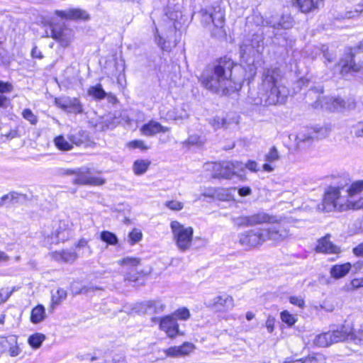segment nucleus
<instances>
[{
  "label": "nucleus",
  "mask_w": 363,
  "mask_h": 363,
  "mask_svg": "<svg viewBox=\"0 0 363 363\" xmlns=\"http://www.w3.org/2000/svg\"><path fill=\"white\" fill-rule=\"evenodd\" d=\"M282 82L283 74L280 69H264L257 96H250L251 102L255 105L263 106L284 104L289 95V90Z\"/></svg>",
  "instance_id": "f257e3e1"
},
{
  "label": "nucleus",
  "mask_w": 363,
  "mask_h": 363,
  "mask_svg": "<svg viewBox=\"0 0 363 363\" xmlns=\"http://www.w3.org/2000/svg\"><path fill=\"white\" fill-rule=\"evenodd\" d=\"M238 71H242V68L235 65L230 58H221L216 65L213 74L203 77L202 83L206 89L212 91H221L222 94H226L241 87L244 79L233 75V72Z\"/></svg>",
  "instance_id": "f03ea898"
},
{
  "label": "nucleus",
  "mask_w": 363,
  "mask_h": 363,
  "mask_svg": "<svg viewBox=\"0 0 363 363\" xmlns=\"http://www.w3.org/2000/svg\"><path fill=\"white\" fill-rule=\"evenodd\" d=\"M346 340L363 345V330L362 328L352 330L347 325H340L328 332L317 335L313 339V344L318 347H326Z\"/></svg>",
  "instance_id": "7ed1b4c3"
},
{
  "label": "nucleus",
  "mask_w": 363,
  "mask_h": 363,
  "mask_svg": "<svg viewBox=\"0 0 363 363\" xmlns=\"http://www.w3.org/2000/svg\"><path fill=\"white\" fill-rule=\"evenodd\" d=\"M323 206V210L326 211H345L350 208L358 210L363 208V197L355 201H350L346 196L341 195L340 189L329 187L325 193Z\"/></svg>",
  "instance_id": "20e7f679"
},
{
  "label": "nucleus",
  "mask_w": 363,
  "mask_h": 363,
  "mask_svg": "<svg viewBox=\"0 0 363 363\" xmlns=\"http://www.w3.org/2000/svg\"><path fill=\"white\" fill-rule=\"evenodd\" d=\"M201 14L203 23L206 26H213L214 28L211 30L212 35L220 37L224 34L225 13L219 6L202 9Z\"/></svg>",
  "instance_id": "39448f33"
},
{
  "label": "nucleus",
  "mask_w": 363,
  "mask_h": 363,
  "mask_svg": "<svg viewBox=\"0 0 363 363\" xmlns=\"http://www.w3.org/2000/svg\"><path fill=\"white\" fill-rule=\"evenodd\" d=\"M172 240L181 252L189 250L191 246L194 235L192 227H186L177 220L170 223Z\"/></svg>",
  "instance_id": "423d86ee"
},
{
  "label": "nucleus",
  "mask_w": 363,
  "mask_h": 363,
  "mask_svg": "<svg viewBox=\"0 0 363 363\" xmlns=\"http://www.w3.org/2000/svg\"><path fill=\"white\" fill-rule=\"evenodd\" d=\"M59 174L69 176L74 175V178L72 183L76 185L100 186L105 183L104 179L93 176L91 169L87 167H82L74 169H61Z\"/></svg>",
  "instance_id": "0eeeda50"
},
{
  "label": "nucleus",
  "mask_w": 363,
  "mask_h": 363,
  "mask_svg": "<svg viewBox=\"0 0 363 363\" xmlns=\"http://www.w3.org/2000/svg\"><path fill=\"white\" fill-rule=\"evenodd\" d=\"M71 223L68 220H59L55 223L50 232L45 230V243L47 245L57 244L64 242L72 236Z\"/></svg>",
  "instance_id": "6e6552de"
},
{
  "label": "nucleus",
  "mask_w": 363,
  "mask_h": 363,
  "mask_svg": "<svg viewBox=\"0 0 363 363\" xmlns=\"http://www.w3.org/2000/svg\"><path fill=\"white\" fill-rule=\"evenodd\" d=\"M271 225L267 228H263L265 241L271 240L280 242L290 236L288 223L283 220H277L274 223H269Z\"/></svg>",
  "instance_id": "1a4fd4ad"
},
{
  "label": "nucleus",
  "mask_w": 363,
  "mask_h": 363,
  "mask_svg": "<svg viewBox=\"0 0 363 363\" xmlns=\"http://www.w3.org/2000/svg\"><path fill=\"white\" fill-rule=\"evenodd\" d=\"M328 135V129L324 127L314 126L301 130L296 135V143L298 147H305Z\"/></svg>",
  "instance_id": "9d476101"
},
{
  "label": "nucleus",
  "mask_w": 363,
  "mask_h": 363,
  "mask_svg": "<svg viewBox=\"0 0 363 363\" xmlns=\"http://www.w3.org/2000/svg\"><path fill=\"white\" fill-rule=\"evenodd\" d=\"M359 52H363V40H361L357 45L350 49V53L345 56L344 59L340 61L341 65V74L345 76L348 72H363V63L357 64L354 60L355 55Z\"/></svg>",
  "instance_id": "9b49d317"
},
{
  "label": "nucleus",
  "mask_w": 363,
  "mask_h": 363,
  "mask_svg": "<svg viewBox=\"0 0 363 363\" xmlns=\"http://www.w3.org/2000/svg\"><path fill=\"white\" fill-rule=\"evenodd\" d=\"M239 242L245 247H255L265 242L263 228L254 229L240 233Z\"/></svg>",
  "instance_id": "f8f14e48"
},
{
  "label": "nucleus",
  "mask_w": 363,
  "mask_h": 363,
  "mask_svg": "<svg viewBox=\"0 0 363 363\" xmlns=\"http://www.w3.org/2000/svg\"><path fill=\"white\" fill-rule=\"evenodd\" d=\"M118 263L123 267L125 281H136L138 280L139 272L137 267L140 263V259L127 257L118 261Z\"/></svg>",
  "instance_id": "ddd939ff"
},
{
  "label": "nucleus",
  "mask_w": 363,
  "mask_h": 363,
  "mask_svg": "<svg viewBox=\"0 0 363 363\" xmlns=\"http://www.w3.org/2000/svg\"><path fill=\"white\" fill-rule=\"evenodd\" d=\"M259 46L255 48L253 45L248 43V42L242 43L240 46V55L244 61L248 65L250 74L254 75L256 72V67L255 66V59L259 57Z\"/></svg>",
  "instance_id": "4468645a"
},
{
  "label": "nucleus",
  "mask_w": 363,
  "mask_h": 363,
  "mask_svg": "<svg viewBox=\"0 0 363 363\" xmlns=\"http://www.w3.org/2000/svg\"><path fill=\"white\" fill-rule=\"evenodd\" d=\"M55 103L57 106L68 113L74 114L83 113V106L78 98L61 96L55 98Z\"/></svg>",
  "instance_id": "2eb2a0df"
},
{
  "label": "nucleus",
  "mask_w": 363,
  "mask_h": 363,
  "mask_svg": "<svg viewBox=\"0 0 363 363\" xmlns=\"http://www.w3.org/2000/svg\"><path fill=\"white\" fill-rule=\"evenodd\" d=\"M219 171L218 176L224 179H231L238 172L244 169V163L238 161L223 162L214 166Z\"/></svg>",
  "instance_id": "dca6fc26"
},
{
  "label": "nucleus",
  "mask_w": 363,
  "mask_h": 363,
  "mask_svg": "<svg viewBox=\"0 0 363 363\" xmlns=\"http://www.w3.org/2000/svg\"><path fill=\"white\" fill-rule=\"evenodd\" d=\"M51 36L60 43L62 46L67 47L73 40L74 34L72 30L65 26H52L51 29Z\"/></svg>",
  "instance_id": "f3484780"
},
{
  "label": "nucleus",
  "mask_w": 363,
  "mask_h": 363,
  "mask_svg": "<svg viewBox=\"0 0 363 363\" xmlns=\"http://www.w3.org/2000/svg\"><path fill=\"white\" fill-rule=\"evenodd\" d=\"M160 329L164 331L170 338L179 334V325L174 315H166L160 319Z\"/></svg>",
  "instance_id": "a211bd4d"
},
{
  "label": "nucleus",
  "mask_w": 363,
  "mask_h": 363,
  "mask_svg": "<svg viewBox=\"0 0 363 363\" xmlns=\"http://www.w3.org/2000/svg\"><path fill=\"white\" fill-rule=\"evenodd\" d=\"M7 349H9L11 357H16L20 354L21 350L17 345L16 336L11 335L6 337H0V353Z\"/></svg>",
  "instance_id": "6ab92c4d"
},
{
  "label": "nucleus",
  "mask_w": 363,
  "mask_h": 363,
  "mask_svg": "<svg viewBox=\"0 0 363 363\" xmlns=\"http://www.w3.org/2000/svg\"><path fill=\"white\" fill-rule=\"evenodd\" d=\"M212 307L216 311H228L233 308L234 300L228 294L216 296L212 301Z\"/></svg>",
  "instance_id": "aec40b11"
},
{
  "label": "nucleus",
  "mask_w": 363,
  "mask_h": 363,
  "mask_svg": "<svg viewBox=\"0 0 363 363\" xmlns=\"http://www.w3.org/2000/svg\"><path fill=\"white\" fill-rule=\"evenodd\" d=\"M267 24L275 29H289L293 26L294 21L290 15L274 16L269 18Z\"/></svg>",
  "instance_id": "412c9836"
},
{
  "label": "nucleus",
  "mask_w": 363,
  "mask_h": 363,
  "mask_svg": "<svg viewBox=\"0 0 363 363\" xmlns=\"http://www.w3.org/2000/svg\"><path fill=\"white\" fill-rule=\"evenodd\" d=\"M169 130V127L163 126L159 122L153 120L144 124L140 128L141 133L146 136H152L160 133H167Z\"/></svg>",
  "instance_id": "4be33fe9"
},
{
  "label": "nucleus",
  "mask_w": 363,
  "mask_h": 363,
  "mask_svg": "<svg viewBox=\"0 0 363 363\" xmlns=\"http://www.w3.org/2000/svg\"><path fill=\"white\" fill-rule=\"evenodd\" d=\"M55 13L57 16L67 20H86L89 18L88 13L79 9H70L65 11L56 10Z\"/></svg>",
  "instance_id": "5701e85b"
},
{
  "label": "nucleus",
  "mask_w": 363,
  "mask_h": 363,
  "mask_svg": "<svg viewBox=\"0 0 363 363\" xmlns=\"http://www.w3.org/2000/svg\"><path fill=\"white\" fill-rule=\"evenodd\" d=\"M194 349L193 344L189 342H184L181 346H174L165 350V353L169 357H179L188 355Z\"/></svg>",
  "instance_id": "b1692460"
},
{
  "label": "nucleus",
  "mask_w": 363,
  "mask_h": 363,
  "mask_svg": "<svg viewBox=\"0 0 363 363\" xmlns=\"http://www.w3.org/2000/svg\"><path fill=\"white\" fill-rule=\"evenodd\" d=\"M315 250L318 252L328 254H338L340 252V249L330 241L328 235L318 240Z\"/></svg>",
  "instance_id": "393cba45"
},
{
  "label": "nucleus",
  "mask_w": 363,
  "mask_h": 363,
  "mask_svg": "<svg viewBox=\"0 0 363 363\" xmlns=\"http://www.w3.org/2000/svg\"><path fill=\"white\" fill-rule=\"evenodd\" d=\"M352 269V264L346 262L341 264H335L330 269V277L335 279L345 277Z\"/></svg>",
  "instance_id": "a878e982"
},
{
  "label": "nucleus",
  "mask_w": 363,
  "mask_h": 363,
  "mask_svg": "<svg viewBox=\"0 0 363 363\" xmlns=\"http://www.w3.org/2000/svg\"><path fill=\"white\" fill-rule=\"evenodd\" d=\"M142 306L145 313L150 314L162 313L165 308V305L160 300L147 301L143 302Z\"/></svg>",
  "instance_id": "bb28decb"
},
{
  "label": "nucleus",
  "mask_w": 363,
  "mask_h": 363,
  "mask_svg": "<svg viewBox=\"0 0 363 363\" xmlns=\"http://www.w3.org/2000/svg\"><path fill=\"white\" fill-rule=\"evenodd\" d=\"M46 318L45 308L43 305H38L34 307L30 313V321L34 324L43 322Z\"/></svg>",
  "instance_id": "cd10ccee"
},
{
  "label": "nucleus",
  "mask_w": 363,
  "mask_h": 363,
  "mask_svg": "<svg viewBox=\"0 0 363 363\" xmlns=\"http://www.w3.org/2000/svg\"><path fill=\"white\" fill-rule=\"evenodd\" d=\"M274 221H276V217L269 216V214L264 212L250 216L251 225L266 223H274Z\"/></svg>",
  "instance_id": "c85d7f7f"
},
{
  "label": "nucleus",
  "mask_w": 363,
  "mask_h": 363,
  "mask_svg": "<svg viewBox=\"0 0 363 363\" xmlns=\"http://www.w3.org/2000/svg\"><path fill=\"white\" fill-rule=\"evenodd\" d=\"M78 256L76 252L69 250L56 251L52 255L55 259L64 262H74Z\"/></svg>",
  "instance_id": "c756f323"
},
{
  "label": "nucleus",
  "mask_w": 363,
  "mask_h": 363,
  "mask_svg": "<svg viewBox=\"0 0 363 363\" xmlns=\"http://www.w3.org/2000/svg\"><path fill=\"white\" fill-rule=\"evenodd\" d=\"M297 2L303 13H308L318 9L323 0H297Z\"/></svg>",
  "instance_id": "7c9ffc66"
},
{
  "label": "nucleus",
  "mask_w": 363,
  "mask_h": 363,
  "mask_svg": "<svg viewBox=\"0 0 363 363\" xmlns=\"http://www.w3.org/2000/svg\"><path fill=\"white\" fill-rule=\"evenodd\" d=\"M89 240L86 238H81L76 244L75 247L79 250V256L89 257L92 254V250L89 245Z\"/></svg>",
  "instance_id": "2f4dec72"
},
{
  "label": "nucleus",
  "mask_w": 363,
  "mask_h": 363,
  "mask_svg": "<svg viewBox=\"0 0 363 363\" xmlns=\"http://www.w3.org/2000/svg\"><path fill=\"white\" fill-rule=\"evenodd\" d=\"M160 113L162 118L165 117L167 120H182L189 117V114L184 110H183L182 113H178L176 109H173L169 111L165 115L162 110H160Z\"/></svg>",
  "instance_id": "473e14b6"
},
{
  "label": "nucleus",
  "mask_w": 363,
  "mask_h": 363,
  "mask_svg": "<svg viewBox=\"0 0 363 363\" xmlns=\"http://www.w3.org/2000/svg\"><path fill=\"white\" fill-rule=\"evenodd\" d=\"M26 195L19 194L16 191H11L9 194H6L1 197V201L0 203V205H3L6 201H9L12 203H18L21 201L26 200Z\"/></svg>",
  "instance_id": "72a5a7b5"
},
{
  "label": "nucleus",
  "mask_w": 363,
  "mask_h": 363,
  "mask_svg": "<svg viewBox=\"0 0 363 363\" xmlns=\"http://www.w3.org/2000/svg\"><path fill=\"white\" fill-rule=\"evenodd\" d=\"M237 190L236 188L231 189H216V199L220 201H229L233 199V193Z\"/></svg>",
  "instance_id": "f704fd0d"
},
{
  "label": "nucleus",
  "mask_w": 363,
  "mask_h": 363,
  "mask_svg": "<svg viewBox=\"0 0 363 363\" xmlns=\"http://www.w3.org/2000/svg\"><path fill=\"white\" fill-rule=\"evenodd\" d=\"M150 162L147 160H138L133 164V171L136 175H141L147 170Z\"/></svg>",
  "instance_id": "c9c22d12"
},
{
  "label": "nucleus",
  "mask_w": 363,
  "mask_h": 363,
  "mask_svg": "<svg viewBox=\"0 0 363 363\" xmlns=\"http://www.w3.org/2000/svg\"><path fill=\"white\" fill-rule=\"evenodd\" d=\"M88 94L96 100L104 99L106 96V92L104 90L101 84L89 87Z\"/></svg>",
  "instance_id": "e433bc0d"
},
{
  "label": "nucleus",
  "mask_w": 363,
  "mask_h": 363,
  "mask_svg": "<svg viewBox=\"0 0 363 363\" xmlns=\"http://www.w3.org/2000/svg\"><path fill=\"white\" fill-rule=\"evenodd\" d=\"M55 145L57 149L62 151L70 150L73 148V145L69 141L67 140L64 136L59 135L54 139Z\"/></svg>",
  "instance_id": "4c0bfd02"
},
{
  "label": "nucleus",
  "mask_w": 363,
  "mask_h": 363,
  "mask_svg": "<svg viewBox=\"0 0 363 363\" xmlns=\"http://www.w3.org/2000/svg\"><path fill=\"white\" fill-rule=\"evenodd\" d=\"M313 308L318 312L324 311L330 313L334 311L335 305L330 300H324L322 303L314 305Z\"/></svg>",
  "instance_id": "58836bf2"
},
{
  "label": "nucleus",
  "mask_w": 363,
  "mask_h": 363,
  "mask_svg": "<svg viewBox=\"0 0 363 363\" xmlns=\"http://www.w3.org/2000/svg\"><path fill=\"white\" fill-rule=\"evenodd\" d=\"M280 318L283 323H286L288 326H293L297 321L296 315L290 313L288 311H283L280 313Z\"/></svg>",
  "instance_id": "ea45409f"
},
{
  "label": "nucleus",
  "mask_w": 363,
  "mask_h": 363,
  "mask_svg": "<svg viewBox=\"0 0 363 363\" xmlns=\"http://www.w3.org/2000/svg\"><path fill=\"white\" fill-rule=\"evenodd\" d=\"M45 336L41 333H35L28 338V343L33 348H38L40 347L42 342L45 340Z\"/></svg>",
  "instance_id": "a19ab883"
},
{
  "label": "nucleus",
  "mask_w": 363,
  "mask_h": 363,
  "mask_svg": "<svg viewBox=\"0 0 363 363\" xmlns=\"http://www.w3.org/2000/svg\"><path fill=\"white\" fill-rule=\"evenodd\" d=\"M363 191V180H357L352 183L347 190L348 196H352Z\"/></svg>",
  "instance_id": "79ce46f5"
},
{
  "label": "nucleus",
  "mask_w": 363,
  "mask_h": 363,
  "mask_svg": "<svg viewBox=\"0 0 363 363\" xmlns=\"http://www.w3.org/2000/svg\"><path fill=\"white\" fill-rule=\"evenodd\" d=\"M330 101H333V104L327 106V110L329 111H337L342 109L345 107V101L340 97H333L331 96L330 99Z\"/></svg>",
  "instance_id": "37998d69"
},
{
  "label": "nucleus",
  "mask_w": 363,
  "mask_h": 363,
  "mask_svg": "<svg viewBox=\"0 0 363 363\" xmlns=\"http://www.w3.org/2000/svg\"><path fill=\"white\" fill-rule=\"evenodd\" d=\"M100 237L101 240L111 245H115L118 242V238L116 235L114 233L109 231H102Z\"/></svg>",
  "instance_id": "c03bdc74"
},
{
  "label": "nucleus",
  "mask_w": 363,
  "mask_h": 363,
  "mask_svg": "<svg viewBox=\"0 0 363 363\" xmlns=\"http://www.w3.org/2000/svg\"><path fill=\"white\" fill-rule=\"evenodd\" d=\"M67 296V291L63 289H58L55 294L52 295V304L58 305L64 301Z\"/></svg>",
  "instance_id": "a18cd8bd"
},
{
  "label": "nucleus",
  "mask_w": 363,
  "mask_h": 363,
  "mask_svg": "<svg viewBox=\"0 0 363 363\" xmlns=\"http://www.w3.org/2000/svg\"><path fill=\"white\" fill-rule=\"evenodd\" d=\"M331 96L328 97H318V99L315 101L313 105L315 108H322L327 110V106L332 105L333 101H330Z\"/></svg>",
  "instance_id": "49530a36"
},
{
  "label": "nucleus",
  "mask_w": 363,
  "mask_h": 363,
  "mask_svg": "<svg viewBox=\"0 0 363 363\" xmlns=\"http://www.w3.org/2000/svg\"><path fill=\"white\" fill-rule=\"evenodd\" d=\"M205 142L206 140L204 138L197 134H193L188 138L186 143L189 145H196L201 146L203 145L205 143Z\"/></svg>",
  "instance_id": "de8ad7c7"
},
{
  "label": "nucleus",
  "mask_w": 363,
  "mask_h": 363,
  "mask_svg": "<svg viewBox=\"0 0 363 363\" xmlns=\"http://www.w3.org/2000/svg\"><path fill=\"white\" fill-rule=\"evenodd\" d=\"M233 223L238 227H247L251 225L250 216H239L233 219Z\"/></svg>",
  "instance_id": "09e8293b"
},
{
  "label": "nucleus",
  "mask_w": 363,
  "mask_h": 363,
  "mask_svg": "<svg viewBox=\"0 0 363 363\" xmlns=\"http://www.w3.org/2000/svg\"><path fill=\"white\" fill-rule=\"evenodd\" d=\"M23 117L31 124L35 125L38 122L37 116L29 108H26L22 112Z\"/></svg>",
  "instance_id": "8fccbe9b"
},
{
  "label": "nucleus",
  "mask_w": 363,
  "mask_h": 363,
  "mask_svg": "<svg viewBox=\"0 0 363 363\" xmlns=\"http://www.w3.org/2000/svg\"><path fill=\"white\" fill-rule=\"evenodd\" d=\"M209 123L214 130L223 127L225 124V119L219 116H216L209 121Z\"/></svg>",
  "instance_id": "3c124183"
},
{
  "label": "nucleus",
  "mask_w": 363,
  "mask_h": 363,
  "mask_svg": "<svg viewBox=\"0 0 363 363\" xmlns=\"http://www.w3.org/2000/svg\"><path fill=\"white\" fill-rule=\"evenodd\" d=\"M174 318L186 320L190 317V313L189 311L186 308H183L181 309H178L174 312V313L172 315Z\"/></svg>",
  "instance_id": "603ef678"
},
{
  "label": "nucleus",
  "mask_w": 363,
  "mask_h": 363,
  "mask_svg": "<svg viewBox=\"0 0 363 363\" xmlns=\"http://www.w3.org/2000/svg\"><path fill=\"white\" fill-rule=\"evenodd\" d=\"M279 158V155L278 153V150L275 147H272L265 156V160L269 162H275L278 160Z\"/></svg>",
  "instance_id": "864d4df0"
},
{
  "label": "nucleus",
  "mask_w": 363,
  "mask_h": 363,
  "mask_svg": "<svg viewBox=\"0 0 363 363\" xmlns=\"http://www.w3.org/2000/svg\"><path fill=\"white\" fill-rule=\"evenodd\" d=\"M142 237L143 234L141 231L137 229H134L128 235L131 245L138 242L142 239Z\"/></svg>",
  "instance_id": "5fc2aeb1"
},
{
  "label": "nucleus",
  "mask_w": 363,
  "mask_h": 363,
  "mask_svg": "<svg viewBox=\"0 0 363 363\" xmlns=\"http://www.w3.org/2000/svg\"><path fill=\"white\" fill-rule=\"evenodd\" d=\"M321 50L323 54V57L328 62H332L335 58V54L333 52L329 50V48L326 45H323Z\"/></svg>",
  "instance_id": "6e6d98bb"
},
{
  "label": "nucleus",
  "mask_w": 363,
  "mask_h": 363,
  "mask_svg": "<svg viewBox=\"0 0 363 363\" xmlns=\"http://www.w3.org/2000/svg\"><path fill=\"white\" fill-rule=\"evenodd\" d=\"M324 359L323 356L321 354H315L314 355H310L303 359L304 363H323Z\"/></svg>",
  "instance_id": "4d7b16f0"
},
{
  "label": "nucleus",
  "mask_w": 363,
  "mask_h": 363,
  "mask_svg": "<svg viewBox=\"0 0 363 363\" xmlns=\"http://www.w3.org/2000/svg\"><path fill=\"white\" fill-rule=\"evenodd\" d=\"M165 206L173 211H180L183 208L184 205L178 201H169L165 203Z\"/></svg>",
  "instance_id": "13d9d810"
},
{
  "label": "nucleus",
  "mask_w": 363,
  "mask_h": 363,
  "mask_svg": "<svg viewBox=\"0 0 363 363\" xmlns=\"http://www.w3.org/2000/svg\"><path fill=\"white\" fill-rule=\"evenodd\" d=\"M14 291V288L11 290L9 289H2L0 290V302L1 303L6 302L9 297L11 296L13 291Z\"/></svg>",
  "instance_id": "bf43d9fd"
},
{
  "label": "nucleus",
  "mask_w": 363,
  "mask_h": 363,
  "mask_svg": "<svg viewBox=\"0 0 363 363\" xmlns=\"http://www.w3.org/2000/svg\"><path fill=\"white\" fill-rule=\"evenodd\" d=\"M289 302L301 308H303L305 306V301L301 296H291L289 298Z\"/></svg>",
  "instance_id": "052dcab7"
},
{
  "label": "nucleus",
  "mask_w": 363,
  "mask_h": 363,
  "mask_svg": "<svg viewBox=\"0 0 363 363\" xmlns=\"http://www.w3.org/2000/svg\"><path fill=\"white\" fill-rule=\"evenodd\" d=\"M274 323H275V318L271 315L268 316V318L266 320V323H265V326L269 333H272L274 331Z\"/></svg>",
  "instance_id": "680f3d73"
},
{
  "label": "nucleus",
  "mask_w": 363,
  "mask_h": 363,
  "mask_svg": "<svg viewBox=\"0 0 363 363\" xmlns=\"http://www.w3.org/2000/svg\"><path fill=\"white\" fill-rule=\"evenodd\" d=\"M353 133L357 137L363 136V122H359L353 126Z\"/></svg>",
  "instance_id": "e2e57ef3"
},
{
  "label": "nucleus",
  "mask_w": 363,
  "mask_h": 363,
  "mask_svg": "<svg viewBox=\"0 0 363 363\" xmlns=\"http://www.w3.org/2000/svg\"><path fill=\"white\" fill-rule=\"evenodd\" d=\"M155 39H156V41L158 44V45L163 50H165V51H168L169 50V46H167L166 45V41L163 39L162 37H161L160 35H155Z\"/></svg>",
  "instance_id": "0e129e2a"
},
{
  "label": "nucleus",
  "mask_w": 363,
  "mask_h": 363,
  "mask_svg": "<svg viewBox=\"0 0 363 363\" xmlns=\"http://www.w3.org/2000/svg\"><path fill=\"white\" fill-rule=\"evenodd\" d=\"M245 168H247L254 172L258 171L257 163L253 160H249L246 164H244V169Z\"/></svg>",
  "instance_id": "69168bd1"
},
{
  "label": "nucleus",
  "mask_w": 363,
  "mask_h": 363,
  "mask_svg": "<svg viewBox=\"0 0 363 363\" xmlns=\"http://www.w3.org/2000/svg\"><path fill=\"white\" fill-rule=\"evenodd\" d=\"M13 86L9 83H4L0 81V92L1 93H9L12 91Z\"/></svg>",
  "instance_id": "338daca9"
},
{
  "label": "nucleus",
  "mask_w": 363,
  "mask_h": 363,
  "mask_svg": "<svg viewBox=\"0 0 363 363\" xmlns=\"http://www.w3.org/2000/svg\"><path fill=\"white\" fill-rule=\"evenodd\" d=\"M238 194L240 196H249L252 194V189L249 186H243L238 189Z\"/></svg>",
  "instance_id": "774afa93"
}]
</instances>
